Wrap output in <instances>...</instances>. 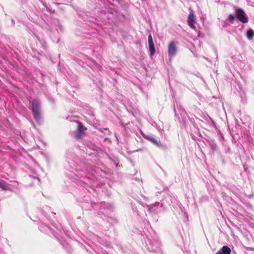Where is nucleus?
Masks as SVG:
<instances>
[{"label": "nucleus", "instance_id": "obj_1", "mask_svg": "<svg viewBox=\"0 0 254 254\" xmlns=\"http://www.w3.org/2000/svg\"><path fill=\"white\" fill-rule=\"evenodd\" d=\"M40 103L39 102L35 99L32 101V110L35 120L40 123L41 121V116L39 111Z\"/></svg>", "mask_w": 254, "mask_h": 254}, {"label": "nucleus", "instance_id": "obj_2", "mask_svg": "<svg viewBox=\"0 0 254 254\" xmlns=\"http://www.w3.org/2000/svg\"><path fill=\"white\" fill-rule=\"evenodd\" d=\"M77 123L78 124L77 129L76 131L73 132V136L76 139H79L83 135V132L86 129V128L83 127L80 122H77Z\"/></svg>", "mask_w": 254, "mask_h": 254}, {"label": "nucleus", "instance_id": "obj_3", "mask_svg": "<svg viewBox=\"0 0 254 254\" xmlns=\"http://www.w3.org/2000/svg\"><path fill=\"white\" fill-rule=\"evenodd\" d=\"M237 18L242 23H246L248 22V18L246 16L244 11L241 9L238 8L236 10Z\"/></svg>", "mask_w": 254, "mask_h": 254}, {"label": "nucleus", "instance_id": "obj_4", "mask_svg": "<svg viewBox=\"0 0 254 254\" xmlns=\"http://www.w3.org/2000/svg\"><path fill=\"white\" fill-rule=\"evenodd\" d=\"M177 51V44L174 41L169 42L168 48V54L170 57H174Z\"/></svg>", "mask_w": 254, "mask_h": 254}, {"label": "nucleus", "instance_id": "obj_5", "mask_svg": "<svg viewBox=\"0 0 254 254\" xmlns=\"http://www.w3.org/2000/svg\"><path fill=\"white\" fill-rule=\"evenodd\" d=\"M187 21L188 25L191 28L195 29V26L194 24L195 21V16L192 12L190 13Z\"/></svg>", "mask_w": 254, "mask_h": 254}, {"label": "nucleus", "instance_id": "obj_6", "mask_svg": "<svg viewBox=\"0 0 254 254\" xmlns=\"http://www.w3.org/2000/svg\"><path fill=\"white\" fill-rule=\"evenodd\" d=\"M148 42L150 54H151V55H153L155 53V47H154L152 37V36L151 34H150L148 36Z\"/></svg>", "mask_w": 254, "mask_h": 254}, {"label": "nucleus", "instance_id": "obj_7", "mask_svg": "<svg viewBox=\"0 0 254 254\" xmlns=\"http://www.w3.org/2000/svg\"><path fill=\"white\" fill-rule=\"evenodd\" d=\"M231 249L226 246H223L216 254H230Z\"/></svg>", "mask_w": 254, "mask_h": 254}, {"label": "nucleus", "instance_id": "obj_8", "mask_svg": "<svg viewBox=\"0 0 254 254\" xmlns=\"http://www.w3.org/2000/svg\"><path fill=\"white\" fill-rule=\"evenodd\" d=\"M145 138L148 140L151 141L152 143L155 144L157 146L160 147L161 146V144L160 142H159L157 140L154 138L153 137L151 136H146Z\"/></svg>", "mask_w": 254, "mask_h": 254}, {"label": "nucleus", "instance_id": "obj_9", "mask_svg": "<svg viewBox=\"0 0 254 254\" xmlns=\"http://www.w3.org/2000/svg\"><path fill=\"white\" fill-rule=\"evenodd\" d=\"M0 188L3 190H8L10 189L8 184L2 180H0Z\"/></svg>", "mask_w": 254, "mask_h": 254}, {"label": "nucleus", "instance_id": "obj_10", "mask_svg": "<svg viewBox=\"0 0 254 254\" xmlns=\"http://www.w3.org/2000/svg\"><path fill=\"white\" fill-rule=\"evenodd\" d=\"M247 37L249 40H251L254 37V31L252 29L248 30Z\"/></svg>", "mask_w": 254, "mask_h": 254}, {"label": "nucleus", "instance_id": "obj_11", "mask_svg": "<svg viewBox=\"0 0 254 254\" xmlns=\"http://www.w3.org/2000/svg\"><path fill=\"white\" fill-rule=\"evenodd\" d=\"M228 19L230 21H233L235 19V16L233 14H230L228 16Z\"/></svg>", "mask_w": 254, "mask_h": 254}]
</instances>
